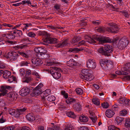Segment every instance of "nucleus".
Returning a JSON list of instances; mask_svg holds the SVG:
<instances>
[{
  "mask_svg": "<svg viewBox=\"0 0 130 130\" xmlns=\"http://www.w3.org/2000/svg\"><path fill=\"white\" fill-rule=\"evenodd\" d=\"M108 25L110 27L107 28V31L108 32L114 33L117 32L119 29V26L115 23H109Z\"/></svg>",
  "mask_w": 130,
  "mask_h": 130,
  "instance_id": "0eeeda50",
  "label": "nucleus"
},
{
  "mask_svg": "<svg viewBox=\"0 0 130 130\" xmlns=\"http://www.w3.org/2000/svg\"><path fill=\"white\" fill-rule=\"evenodd\" d=\"M79 119L81 122H87L88 120V118L87 117L84 115L80 117Z\"/></svg>",
  "mask_w": 130,
  "mask_h": 130,
  "instance_id": "cd10ccee",
  "label": "nucleus"
},
{
  "mask_svg": "<svg viewBox=\"0 0 130 130\" xmlns=\"http://www.w3.org/2000/svg\"><path fill=\"white\" fill-rule=\"evenodd\" d=\"M66 64L68 66L72 67L73 66H76L77 65V63L76 61L73 59H71L67 61Z\"/></svg>",
  "mask_w": 130,
  "mask_h": 130,
  "instance_id": "f3484780",
  "label": "nucleus"
},
{
  "mask_svg": "<svg viewBox=\"0 0 130 130\" xmlns=\"http://www.w3.org/2000/svg\"><path fill=\"white\" fill-rule=\"evenodd\" d=\"M7 97H9L12 99V100H15L17 97V95L12 92H10L5 95Z\"/></svg>",
  "mask_w": 130,
  "mask_h": 130,
  "instance_id": "4468645a",
  "label": "nucleus"
},
{
  "mask_svg": "<svg viewBox=\"0 0 130 130\" xmlns=\"http://www.w3.org/2000/svg\"><path fill=\"white\" fill-rule=\"evenodd\" d=\"M73 108L75 111L79 112L82 109V106L79 103H75L73 106Z\"/></svg>",
  "mask_w": 130,
  "mask_h": 130,
  "instance_id": "6ab92c4d",
  "label": "nucleus"
},
{
  "mask_svg": "<svg viewBox=\"0 0 130 130\" xmlns=\"http://www.w3.org/2000/svg\"><path fill=\"white\" fill-rule=\"evenodd\" d=\"M20 74L21 76H22L25 74L24 70L23 69H21L20 70Z\"/></svg>",
  "mask_w": 130,
  "mask_h": 130,
  "instance_id": "680f3d73",
  "label": "nucleus"
},
{
  "mask_svg": "<svg viewBox=\"0 0 130 130\" xmlns=\"http://www.w3.org/2000/svg\"><path fill=\"white\" fill-rule=\"evenodd\" d=\"M86 37L85 38L86 39V41L82 40L78 43V44L77 45V46H79L81 45H84L86 42L90 43L93 44L96 43V41H99V44H101L104 43H112L113 41L112 39H110L109 38L107 37L99 36L94 35L93 36L92 38L88 36Z\"/></svg>",
  "mask_w": 130,
  "mask_h": 130,
  "instance_id": "f257e3e1",
  "label": "nucleus"
},
{
  "mask_svg": "<svg viewBox=\"0 0 130 130\" xmlns=\"http://www.w3.org/2000/svg\"><path fill=\"white\" fill-rule=\"evenodd\" d=\"M39 53H41L43 52H46L47 51L41 47H38Z\"/></svg>",
  "mask_w": 130,
  "mask_h": 130,
  "instance_id": "603ef678",
  "label": "nucleus"
},
{
  "mask_svg": "<svg viewBox=\"0 0 130 130\" xmlns=\"http://www.w3.org/2000/svg\"><path fill=\"white\" fill-rule=\"evenodd\" d=\"M28 63L26 61H23L21 62L20 66H27Z\"/></svg>",
  "mask_w": 130,
  "mask_h": 130,
  "instance_id": "09e8293b",
  "label": "nucleus"
},
{
  "mask_svg": "<svg viewBox=\"0 0 130 130\" xmlns=\"http://www.w3.org/2000/svg\"><path fill=\"white\" fill-rule=\"evenodd\" d=\"M61 94L63 96V97L67 99L68 97V94L64 91H62L61 92Z\"/></svg>",
  "mask_w": 130,
  "mask_h": 130,
  "instance_id": "79ce46f5",
  "label": "nucleus"
},
{
  "mask_svg": "<svg viewBox=\"0 0 130 130\" xmlns=\"http://www.w3.org/2000/svg\"><path fill=\"white\" fill-rule=\"evenodd\" d=\"M14 34L12 33L11 32L9 33L7 35L6 38L9 39H13L15 38V35Z\"/></svg>",
  "mask_w": 130,
  "mask_h": 130,
  "instance_id": "2f4dec72",
  "label": "nucleus"
},
{
  "mask_svg": "<svg viewBox=\"0 0 130 130\" xmlns=\"http://www.w3.org/2000/svg\"><path fill=\"white\" fill-rule=\"evenodd\" d=\"M13 33L15 34H18L19 36L21 37H22L23 35V33L21 31L18 30H14L13 32Z\"/></svg>",
  "mask_w": 130,
  "mask_h": 130,
  "instance_id": "f704fd0d",
  "label": "nucleus"
},
{
  "mask_svg": "<svg viewBox=\"0 0 130 130\" xmlns=\"http://www.w3.org/2000/svg\"><path fill=\"white\" fill-rule=\"evenodd\" d=\"M115 105L116 106H113V109L115 111H117L118 110L119 108L118 106V105H116V104H115Z\"/></svg>",
  "mask_w": 130,
  "mask_h": 130,
  "instance_id": "338daca9",
  "label": "nucleus"
},
{
  "mask_svg": "<svg viewBox=\"0 0 130 130\" xmlns=\"http://www.w3.org/2000/svg\"><path fill=\"white\" fill-rule=\"evenodd\" d=\"M30 128L26 126H23L20 130H30Z\"/></svg>",
  "mask_w": 130,
  "mask_h": 130,
  "instance_id": "0e129e2a",
  "label": "nucleus"
},
{
  "mask_svg": "<svg viewBox=\"0 0 130 130\" xmlns=\"http://www.w3.org/2000/svg\"><path fill=\"white\" fill-rule=\"evenodd\" d=\"M128 43V39L126 37H123L119 40L118 47L120 49H123L127 46Z\"/></svg>",
  "mask_w": 130,
  "mask_h": 130,
  "instance_id": "423d86ee",
  "label": "nucleus"
},
{
  "mask_svg": "<svg viewBox=\"0 0 130 130\" xmlns=\"http://www.w3.org/2000/svg\"><path fill=\"white\" fill-rule=\"evenodd\" d=\"M26 118L29 121H33L35 119L34 115L32 113H29L26 116Z\"/></svg>",
  "mask_w": 130,
  "mask_h": 130,
  "instance_id": "b1692460",
  "label": "nucleus"
},
{
  "mask_svg": "<svg viewBox=\"0 0 130 130\" xmlns=\"http://www.w3.org/2000/svg\"><path fill=\"white\" fill-rule=\"evenodd\" d=\"M39 58H34L31 60V62L32 63L35 64L36 66L41 64L43 63L42 61Z\"/></svg>",
  "mask_w": 130,
  "mask_h": 130,
  "instance_id": "a211bd4d",
  "label": "nucleus"
},
{
  "mask_svg": "<svg viewBox=\"0 0 130 130\" xmlns=\"http://www.w3.org/2000/svg\"><path fill=\"white\" fill-rule=\"evenodd\" d=\"M30 91L29 89L27 88H22L19 92L21 95L24 96L29 94Z\"/></svg>",
  "mask_w": 130,
  "mask_h": 130,
  "instance_id": "9b49d317",
  "label": "nucleus"
},
{
  "mask_svg": "<svg viewBox=\"0 0 130 130\" xmlns=\"http://www.w3.org/2000/svg\"><path fill=\"white\" fill-rule=\"evenodd\" d=\"M27 109L26 108H22L18 109L16 110L15 116L18 117L21 113V112H24Z\"/></svg>",
  "mask_w": 130,
  "mask_h": 130,
  "instance_id": "aec40b11",
  "label": "nucleus"
},
{
  "mask_svg": "<svg viewBox=\"0 0 130 130\" xmlns=\"http://www.w3.org/2000/svg\"><path fill=\"white\" fill-rule=\"evenodd\" d=\"M3 77L5 79H7L9 78V76L11 75V73L8 70H5L4 71Z\"/></svg>",
  "mask_w": 130,
  "mask_h": 130,
  "instance_id": "a878e982",
  "label": "nucleus"
},
{
  "mask_svg": "<svg viewBox=\"0 0 130 130\" xmlns=\"http://www.w3.org/2000/svg\"><path fill=\"white\" fill-rule=\"evenodd\" d=\"M125 67L123 68H125L126 69V70H128L129 72L130 70V62L127 63H126L125 66Z\"/></svg>",
  "mask_w": 130,
  "mask_h": 130,
  "instance_id": "a18cd8bd",
  "label": "nucleus"
},
{
  "mask_svg": "<svg viewBox=\"0 0 130 130\" xmlns=\"http://www.w3.org/2000/svg\"><path fill=\"white\" fill-rule=\"evenodd\" d=\"M54 63V62H51L50 60H46L45 62V64L47 66L52 65Z\"/></svg>",
  "mask_w": 130,
  "mask_h": 130,
  "instance_id": "58836bf2",
  "label": "nucleus"
},
{
  "mask_svg": "<svg viewBox=\"0 0 130 130\" xmlns=\"http://www.w3.org/2000/svg\"><path fill=\"white\" fill-rule=\"evenodd\" d=\"M27 46V44H22L14 46L13 47V48L16 50H18L20 49H23L24 48L26 47Z\"/></svg>",
  "mask_w": 130,
  "mask_h": 130,
  "instance_id": "c85d7f7f",
  "label": "nucleus"
},
{
  "mask_svg": "<svg viewBox=\"0 0 130 130\" xmlns=\"http://www.w3.org/2000/svg\"><path fill=\"white\" fill-rule=\"evenodd\" d=\"M6 121V120L3 118V116L1 117V119H0V123H3Z\"/></svg>",
  "mask_w": 130,
  "mask_h": 130,
  "instance_id": "e2e57ef3",
  "label": "nucleus"
},
{
  "mask_svg": "<svg viewBox=\"0 0 130 130\" xmlns=\"http://www.w3.org/2000/svg\"><path fill=\"white\" fill-rule=\"evenodd\" d=\"M84 50V48L82 47L80 48H70L68 50V51L70 53L72 52L73 53H76Z\"/></svg>",
  "mask_w": 130,
  "mask_h": 130,
  "instance_id": "5701e85b",
  "label": "nucleus"
},
{
  "mask_svg": "<svg viewBox=\"0 0 130 130\" xmlns=\"http://www.w3.org/2000/svg\"><path fill=\"white\" fill-rule=\"evenodd\" d=\"M79 76L82 79L88 81H91L93 78L87 69L82 70Z\"/></svg>",
  "mask_w": 130,
  "mask_h": 130,
  "instance_id": "39448f33",
  "label": "nucleus"
},
{
  "mask_svg": "<svg viewBox=\"0 0 130 130\" xmlns=\"http://www.w3.org/2000/svg\"><path fill=\"white\" fill-rule=\"evenodd\" d=\"M68 43V42L67 40H64L62 42L56 44L55 46L57 47H62L66 46Z\"/></svg>",
  "mask_w": 130,
  "mask_h": 130,
  "instance_id": "4be33fe9",
  "label": "nucleus"
},
{
  "mask_svg": "<svg viewBox=\"0 0 130 130\" xmlns=\"http://www.w3.org/2000/svg\"><path fill=\"white\" fill-rule=\"evenodd\" d=\"M11 88L10 86H6V87L2 86L1 89V91L2 93H0V96H4L8 93V90Z\"/></svg>",
  "mask_w": 130,
  "mask_h": 130,
  "instance_id": "f8f14e48",
  "label": "nucleus"
},
{
  "mask_svg": "<svg viewBox=\"0 0 130 130\" xmlns=\"http://www.w3.org/2000/svg\"><path fill=\"white\" fill-rule=\"evenodd\" d=\"M122 12L123 13L124 15L126 18H128L129 17V14L127 12L125 11H122Z\"/></svg>",
  "mask_w": 130,
  "mask_h": 130,
  "instance_id": "864d4df0",
  "label": "nucleus"
},
{
  "mask_svg": "<svg viewBox=\"0 0 130 130\" xmlns=\"http://www.w3.org/2000/svg\"><path fill=\"white\" fill-rule=\"evenodd\" d=\"M60 68L56 67H53L50 70V73L53 77L55 79L59 78L61 76V74L60 72H56V71L59 70Z\"/></svg>",
  "mask_w": 130,
  "mask_h": 130,
  "instance_id": "6e6552de",
  "label": "nucleus"
},
{
  "mask_svg": "<svg viewBox=\"0 0 130 130\" xmlns=\"http://www.w3.org/2000/svg\"><path fill=\"white\" fill-rule=\"evenodd\" d=\"M18 53H17L13 52H8L7 55H5L4 56L6 58L9 59V60L11 61L16 60L19 56L18 54L26 58H27L28 57V55L27 53L23 51H18Z\"/></svg>",
  "mask_w": 130,
  "mask_h": 130,
  "instance_id": "f03ea898",
  "label": "nucleus"
},
{
  "mask_svg": "<svg viewBox=\"0 0 130 130\" xmlns=\"http://www.w3.org/2000/svg\"><path fill=\"white\" fill-rule=\"evenodd\" d=\"M92 101L93 103L96 105H99L100 104L99 100L97 98L93 99Z\"/></svg>",
  "mask_w": 130,
  "mask_h": 130,
  "instance_id": "e433bc0d",
  "label": "nucleus"
},
{
  "mask_svg": "<svg viewBox=\"0 0 130 130\" xmlns=\"http://www.w3.org/2000/svg\"><path fill=\"white\" fill-rule=\"evenodd\" d=\"M32 74L35 75L36 76V77L37 78H40V76L38 73L36 72H32Z\"/></svg>",
  "mask_w": 130,
  "mask_h": 130,
  "instance_id": "69168bd1",
  "label": "nucleus"
},
{
  "mask_svg": "<svg viewBox=\"0 0 130 130\" xmlns=\"http://www.w3.org/2000/svg\"><path fill=\"white\" fill-rule=\"evenodd\" d=\"M52 124L53 125L52 127H53L54 129L56 130H60V128L59 127L56 125H54V124L52 123Z\"/></svg>",
  "mask_w": 130,
  "mask_h": 130,
  "instance_id": "6e6d98bb",
  "label": "nucleus"
},
{
  "mask_svg": "<svg viewBox=\"0 0 130 130\" xmlns=\"http://www.w3.org/2000/svg\"><path fill=\"white\" fill-rule=\"evenodd\" d=\"M55 99V97L54 96L52 95L50 96L47 98V100L51 102L54 101Z\"/></svg>",
  "mask_w": 130,
  "mask_h": 130,
  "instance_id": "4c0bfd02",
  "label": "nucleus"
},
{
  "mask_svg": "<svg viewBox=\"0 0 130 130\" xmlns=\"http://www.w3.org/2000/svg\"><path fill=\"white\" fill-rule=\"evenodd\" d=\"M108 130H120V129L114 125H110L108 127Z\"/></svg>",
  "mask_w": 130,
  "mask_h": 130,
  "instance_id": "c9c22d12",
  "label": "nucleus"
},
{
  "mask_svg": "<svg viewBox=\"0 0 130 130\" xmlns=\"http://www.w3.org/2000/svg\"><path fill=\"white\" fill-rule=\"evenodd\" d=\"M113 51L112 46L109 45H106L104 47H101L98 50V52L99 53L107 56L110 55V53Z\"/></svg>",
  "mask_w": 130,
  "mask_h": 130,
  "instance_id": "20e7f679",
  "label": "nucleus"
},
{
  "mask_svg": "<svg viewBox=\"0 0 130 130\" xmlns=\"http://www.w3.org/2000/svg\"><path fill=\"white\" fill-rule=\"evenodd\" d=\"M123 118L119 116H117L116 119L117 124H120L121 122L123 120Z\"/></svg>",
  "mask_w": 130,
  "mask_h": 130,
  "instance_id": "7c9ffc66",
  "label": "nucleus"
},
{
  "mask_svg": "<svg viewBox=\"0 0 130 130\" xmlns=\"http://www.w3.org/2000/svg\"><path fill=\"white\" fill-rule=\"evenodd\" d=\"M75 91L76 93L79 95H81L83 93V90L79 88H76L75 90Z\"/></svg>",
  "mask_w": 130,
  "mask_h": 130,
  "instance_id": "72a5a7b5",
  "label": "nucleus"
},
{
  "mask_svg": "<svg viewBox=\"0 0 130 130\" xmlns=\"http://www.w3.org/2000/svg\"><path fill=\"white\" fill-rule=\"evenodd\" d=\"M86 65L87 68L91 69H94L96 66V63L94 60L89 59L87 61Z\"/></svg>",
  "mask_w": 130,
  "mask_h": 130,
  "instance_id": "1a4fd4ad",
  "label": "nucleus"
},
{
  "mask_svg": "<svg viewBox=\"0 0 130 130\" xmlns=\"http://www.w3.org/2000/svg\"><path fill=\"white\" fill-rule=\"evenodd\" d=\"M100 63L101 66L103 69L108 68L110 69L109 67L112 65L106 61L105 59H101L100 60Z\"/></svg>",
  "mask_w": 130,
  "mask_h": 130,
  "instance_id": "9d476101",
  "label": "nucleus"
},
{
  "mask_svg": "<svg viewBox=\"0 0 130 130\" xmlns=\"http://www.w3.org/2000/svg\"><path fill=\"white\" fill-rule=\"evenodd\" d=\"M89 118L93 123H95L96 121L97 120V117H96L91 116L89 117Z\"/></svg>",
  "mask_w": 130,
  "mask_h": 130,
  "instance_id": "3c124183",
  "label": "nucleus"
},
{
  "mask_svg": "<svg viewBox=\"0 0 130 130\" xmlns=\"http://www.w3.org/2000/svg\"><path fill=\"white\" fill-rule=\"evenodd\" d=\"M126 98H120L119 100V103L121 104H123L124 103V102L125 101V100L126 99Z\"/></svg>",
  "mask_w": 130,
  "mask_h": 130,
  "instance_id": "13d9d810",
  "label": "nucleus"
},
{
  "mask_svg": "<svg viewBox=\"0 0 130 130\" xmlns=\"http://www.w3.org/2000/svg\"><path fill=\"white\" fill-rule=\"evenodd\" d=\"M66 115L68 117L73 119L75 118L76 117V115L75 114L74 112L71 111H69L67 112Z\"/></svg>",
  "mask_w": 130,
  "mask_h": 130,
  "instance_id": "bb28decb",
  "label": "nucleus"
},
{
  "mask_svg": "<svg viewBox=\"0 0 130 130\" xmlns=\"http://www.w3.org/2000/svg\"><path fill=\"white\" fill-rule=\"evenodd\" d=\"M46 52H43L41 53L37 54V55L38 57L41 59L47 58L50 57L49 54L46 53Z\"/></svg>",
  "mask_w": 130,
  "mask_h": 130,
  "instance_id": "dca6fc26",
  "label": "nucleus"
},
{
  "mask_svg": "<svg viewBox=\"0 0 130 130\" xmlns=\"http://www.w3.org/2000/svg\"><path fill=\"white\" fill-rule=\"evenodd\" d=\"M130 72L128 70H126V69L124 68L121 69V71H117L116 73L118 75H127Z\"/></svg>",
  "mask_w": 130,
  "mask_h": 130,
  "instance_id": "2eb2a0df",
  "label": "nucleus"
},
{
  "mask_svg": "<svg viewBox=\"0 0 130 130\" xmlns=\"http://www.w3.org/2000/svg\"><path fill=\"white\" fill-rule=\"evenodd\" d=\"M129 100L128 99L127 100L126 98L125 100V101L124 102V103L123 104V105H128L129 104Z\"/></svg>",
  "mask_w": 130,
  "mask_h": 130,
  "instance_id": "bf43d9fd",
  "label": "nucleus"
},
{
  "mask_svg": "<svg viewBox=\"0 0 130 130\" xmlns=\"http://www.w3.org/2000/svg\"><path fill=\"white\" fill-rule=\"evenodd\" d=\"M73 128V127L70 125H68L65 127L64 130H71Z\"/></svg>",
  "mask_w": 130,
  "mask_h": 130,
  "instance_id": "4d7b16f0",
  "label": "nucleus"
},
{
  "mask_svg": "<svg viewBox=\"0 0 130 130\" xmlns=\"http://www.w3.org/2000/svg\"><path fill=\"white\" fill-rule=\"evenodd\" d=\"M102 107L104 108H108L109 106V104L108 103H102Z\"/></svg>",
  "mask_w": 130,
  "mask_h": 130,
  "instance_id": "8fccbe9b",
  "label": "nucleus"
},
{
  "mask_svg": "<svg viewBox=\"0 0 130 130\" xmlns=\"http://www.w3.org/2000/svg\"><path fill=\"white\" fill-rule=\"evenodd\" d=\"M80 130H89L88 127L86 126H82L80 127Z\"/></svg>",
  "mask_w": 130,
  "mask_h": 130,
  "instance_id": "774afa93",
  "label": "nucleus"
},
{
  "mask_svg": "<svg viewBox=\"0 0 130 130\" xmlns=\"http://www.w3.org/2000/svg\"><path fill=\"white\" fill-rule=\"evenodd\" d=\"M31 78L30 77H25V79L23 80V82L24 83H28L30 81Z\"/></svg>",
  "mask_w": 130,
  "mask_h": 130,
  "instance_id": "37998d69",
  "label": "nucleus"
},
{
  "mask_svg": "<svg viewBox=\"0 0 130 130\" xmlns=\"http://www.w3.org/2000/svg\"><path fill=\"white\" fill-rule=\"evenodd\" d=\"M115 113L113 111L109 109H107L105 112L106 116L108 118L112 117Z\"/></svg>",
  "mask_w": 130,
  "mask_h": 130,
  "instance_id": "412c9836",
  "label": "nucleus"
},
{
  "mask_svg": "<svg viewBox=\"0 0 130 130\" xmlns=\"http://www.w3.org/2000/svg\"><path fill=\"white\" fill-rule=\"evenodd\" d=\"M107 28L100 27L98 28L97 30L98 32L101 33H104L105 31H107Z\"/></svg>",
  "mask_w": 130,
  "mask_h": 130,
  "instance_id": "c756f323",
  "label": "nucleus"
},
{
  "mask_svg": "<svg viewBox=\"0 0 130 130\" xmlns=\"http://www.w3.org/2000/svg\"><path fill=\"white\" fill-rule=\"evenodd\" d=\"M27 35L29 37L31 38L34 37L36 36V35L34 32H29Z\"/></svg>",
  "mask_w": 130,
  "mask_h": 130,
  "instance_id": "de8ad7c7",
  "label": "nucleus"
},
{
  "mask_svg": "<svg viewBox=\"0 0 130 130\" xmlns=\"http://www.w3.org/2000/svg\"><path fill=\"white\" fill-rule=\"evenodd\" d=\"M125 125L126 126L130 127V119H126Z\"/></svg>",
  "mask_w": 130,
  "mask_h": 130,
  "instance_id": "c03bdc74",
  "label": "nucleus"
},
{
  "mask_svg": "<svg viewBox=\"0 0 130 130\" xmlns=\"http://www.w3.org/2000/svg\"><path fill=\"white\" fill-rule=\"evenodd\" d=\"M92 23L94 25L97 26L99 25L101 23V21L99 20H96L92 21Z\"/></svg>",
  "mask_w": 130,
  "mask_h": 130,
  "instance_id": "49530a36",
  "label": "nucleus"
},
{
  "mask_svg": "<svg viewBox=\"0 0 130 130\" xmlns=\"http://www.w3.org/2000/svg\"><path fill=\"white\" fill-rule=\"evenodd\" d=\"M16 110L14 109H11L9 110V114L12 115L14 116Z\"/></svg>",
  "mask_w": 130,
  "mask_h": 130,
  "instance_id": "5fc2aeb1",
  "label": "nucleus"
},
{
  "mask_svg": "<svg viewBox=\"0 0 130 130\" xmlns=\"http://www.w3.org/2000/svg\"><path fill=\"white\" fill-rule=\"evenodd\" d=\"M14 77L13 76H12L9 78L8 80L9 82L11 83L13 82V81H14Z\"/></svg>",
  "mask_w": 130,
  "mask_h": 130,
  "instance_id": "052dcab7",
  "label": "nucleus"
},
{
  "mask_svg": "<svg viewBox=\"0 0 130 130\" xmlns=\"http://www.w3.org/2000/svg\"><path fill=\"white\" fill-rule=\"evenodd\" d=\"M31 74V70H28L26 71L25 73V77H30Z\"/></svg>",
  "mask_w": 130,
  "mask_h": 130,
  "instance_id": "a19ab883",
  "label": "nucleus"
},
{
  "mask_svg": "<svg viewBox=\"0 0 130 130\" xmlns=\"http://www.w3.org/2000/svg\"><path fill=\"white\" fill-rule=\"evenodd\" d=\"M76 100L73 98L69 97L67 100H66V102L67 104H70L71 103L74 102H75Z\"/></svg>",
  "mask_w": 130,
  "mask_h": 130,
  "instance_id": "473e14b6",
  "label": "nucleus"
},
{
  "mask_svg": "<svg viewBox=\"0 0 130 130\" xmlns=\"http://www.w3.org/2000/svg\"><path fill=\"white\" fill-rule=\"evenodd\" d=\"M50 90L48 89L41 93L40 95L42 100H44L45 98L50 94Z\"/></svg>",
  "mask_w": 130,
  "mask_h": 130,
  "instance_id": "ddd939ff",
  "label": "nucleus"
},
{
  "mask_svg": "<svg viewBox=\"0 0 130 130\" xmlns=\"http://www.w3.org/2000/svg\"><path fill=\"white\" fill-rule=\"evenodd\" d=\"M38 35L40 36H44L45 37L44 41L49 43L55 44L57 43L58 40L56 38L50 37L48 34L45 31H40L38 32Z\"/></svg>",
  "mask_w": 130,
  "mask_h": 130,
  "instance_id": "7ed1b4c3",
  "label": "nucleus"
},
{
  "mask_svg": "<svg viewBox=\"0 0 130 130\" xmlns=\"http://www.w3.org/2000/svg\"><path fill=\"white\" fill-rule=\"evenodd\" d=\"M41 91V89L39 88L36 89V88H35L33 90L32 93L34 96L35 95L36 96L40 94Z\"/></svg>",
  "mask_w": 130,
  "mask_h": 130,
  "instance_id": "393cba45",
  "label": "nucleus"
},
{
  "mask_svg": "<svg viewBox=\"0 0 130 130\" xmlns=\"http://www.w3.org/2000/svg\"><path fill=\"white\" fill-rule=\"evenodd\" d=\"M79 39V38H73L71 42L72 44H74L77 43Z\"/></svg>",
  "mask_w": 130,
  "mask_h": 130,
  "instance_id": "ea45409f",
  "label": "nucleus"
}]
</instances>
